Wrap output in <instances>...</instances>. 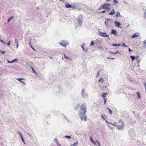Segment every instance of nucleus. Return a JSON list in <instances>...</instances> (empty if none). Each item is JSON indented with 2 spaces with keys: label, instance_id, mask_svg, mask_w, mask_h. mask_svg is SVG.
<instances>
[{
  "label": "nucleus",
  "instance_id": "obj_33",
  "mask_svg": "<svg viewBox=\"0 0 146 146\" xmlns=\"http://www.w3.org/2000/svg\"><path fill=\"white\" fill-rule=\"evenodd\" d=\"M94 41H91V44H90L91 45H94Z\"/></svg>",
  "mask_w": 146,
  "mask_h": 146
},
{
  "label": "nucleus",
  "instance_id": "obj_29",
  "mask_svg": "<svg viewBox=\"0 0 146 146\" xmlns=\"http://www.w3.org/2000/svg\"><path fill=\"white\" fill-rule=\"evenodd\" d=\"M106 12V11H102V12H99V13H104Z\"/></svg>",
  "mask_w": 146,
  "mask_h": 146
},
{
  "label": "nucleus",
  "instance_id": "obj_2",
  "mask_svg": "<svg viewBox=\"0 0 146 146\" xmlns=\"http://www.w3.org/2000/svg\"><path fill=\"white\" fill-rule=\"evenodd\" d=\"M112 125L116 127L119 130H121L123 129L124 122L122 119H120L117 122H115L114 124Z\"/></svg>",
  "mask_w": 146,
  "mask_h": 146
},
{
  "label": "nucleus",
  "instance_id": "obj_16",
  "mask_svg": "<svg viewBox=\"0 0 146 146\" xmlns=\"http://www.w3.org/2000/svg\"><path fill=\"white\" fill-rule=\"evenodd\" d=\"M108 95L107 93H104L102 95V96L104 99L106 98L105 97Z\"/></svg>",
  "mask_w": 146,
  "mask_h": 146
},
{
  "label": "nucleus",
  "instance_id": "obj_19",
  "mask_svg": "<svg viewBox=\"0 0 146 146\" xmlns=\"http://www.w3.org/2000/svg\"><path fill=\"white\" fill-rule=\"evenodd\" d=\"M130 57L132 61H133L135 58V56H130Z\"/></svg>",
  "mask_w": 146,
  "mask_h": 146
},
{
  "label": "nucleus",
  "instance_id": "obj_7",
  "mask_svg": "<svg viewBox=\"0 0 146 146\" xmlns=\"http://www.w3.org/2000/svg\"><path fill=\"white\" fill-rule=\"evenodd\" d=\"M17 80L21 82V83H23V84H26L25 82L21 81V80H24L25 79L23 78H17Z\"/></svg>",
  "mask_w": 146,
  "mask_h": 146
},
{
  "label": "nucleus",
  "instance_id": "obj_12",
  "mask_svg": "<svg viewBox=\"0 0 146 146\" xmlns=\"http://www.w3.org/2000/svg\"><path fill=\"white\" fill-rule=\"evenodd\" d=\"M115 16L116 17H121V15H120V13L119 11H117L116 12V14L115 15Z\"/></svg>",
  "mask_w": 146,
  "mask_h": 146
},
{
  "label": "nucleus",
  "instance_id": "obj_53",
  "mask_svg": "<svg viewBox=\"0 0 146 146\" xmlns=\"http://www.w3.org/2000/svg\"><path fill=\"white\" fill-rule=\"evenodd\" d=\"M107 58H108V59H110V58H110V57H107Z\"/></svg>",
  "mask_w": 146,
  "mask_h": 146
},
{
  "label": "nucleus",
  "instance_id": "obj_47",
  "mask_svg": "<svg viewBox=\"0 0 146 146\" xmlns=\"http://www.w3.org/2000/svg\"><path fill=\"white\" fill-rule=\"evenodd\" d=\"M14 61V60H12V61H11V62H9V61H8V62H10V63H12V62H13Z\"/></svg>",
  "mask_w": 146,
  "mask_h": 146
},
{
  "label": "nucleus",
  "instance_id": "obj_50",
  "mask_svg": "<svg viewBox=\"0 0 146 146\" xmlns=\"http://www.w3.org/2000/svg\"><path fill=\"white\" fill-rule=\"evenodd\" d=\"M111 0H106V1L107 2H108V1H110Z\"/></svg>",
  "mask_w": 146,
  "mask_h": 146
},
{
  "label": "nucleus",
  "instance_id": "obj_35",
  "mask_svg": "<svg viewBox=\"0 0 146 146\" xmlns=\"http://www.w3.org/2000/svg\"><path fill=\"white\" fill-rule=\"evenodd\" d=\"M104 99V104H105L106 103V100H107V98H105V99Z\"/></svg>",
  "mask_w": 146,
  "mask_h": 146
},
{
  "label": "nucleus",
  "instance_id": "obj_9",
  "mask_svg": "<svg viewBox=\"0 0 146 146\" xmlns=\"http://www.w3.org/2000/svg\"><path fill=\"white\" fill-rule=\"evenodd\" d=\"M115 23L116 26L118 27H119V26L121 25V24L119 22L115 21Z\"/></svg>",
  "mask_w": 146,
  "mask_h": 146
},
{
  "label": "nucleus",
  "instance_id": "obj_26",
  "mask_svg": "<svg viewBox=\"0 0 146 146\" xmlns=\"http://www.w3.org/2000/svg\"><path fill=\"white\" fill-rule=\"evenodd\" d=\"M78 142L77 141L76 143H75L74 144H73V145H71V146H75V145H76L77 144Z\"/></svg>",
  "mask_w": 146,
  "mask_h": 146
},
{
  "label": "nucleus",
  "instance_id": "obj_52",
  "mask_svg": "<svg viewBox=\"0 0 146 146\" xmlns=\"http://www.w3.org/2000/svg\"><path fill=\"white\" fill-rule=\"evenodd\" d=\"M96 142L97 143H99V142H98V141H96Z\"/></svg>",
  "mask_w": 146,
  "mask_h": 146
},
{
  "label": "nucleus",
  "instance_id": "obj_21",
  "mask_svg": "<svg viewBox=\"0 0 146 146\" xmlns=\"http://www.w3.org/2000/svg\"><path fill=\"white\" fill-rule=\"evenodd\" d=\"M31 68L33 72V73H34L35 74H37L35 70L33 68L32 66L31 67Z\"/></svg>",
  "mask_w": 146,
  "mask_h": 146
},
{
  "label": "nucleus",
  "instance_id": "obj_54",
  "mask_svg": "<svg viewBox=\"0 0 146 146\" xmlns=\"http://www.w3.org/2000/svg\"><path fill=\"white\" fill-rule=\"evenodd\" d=\"M111 58V59H114V58Z\"/></svg>",
  "mask_w": 146,
  "mask_h": 146
},
{
  "label": "nucleus",
  "instance_id": "obj_27",
  "mask_svg": "<svg viewBox=\"0 0 146 146\" xmlns=\"http://www.w3.org/2000/svg\"><path fill=\"white\" fill-rule=\"evenodd\" d=\"M65 137L67 138L68 139H70L71 138V136H66Z\"/></svg>",
  "mask_w": 146,
  "mask_h": 146
},
{
  "label": "nucleus",
  "instance_id": "obj_22",
  "mask_svg": "<svg viewBox=\"0 0 146 146\" xmlns=\"http://www.w3.org/2000/svg\"><path fill=\"white\" fill-rule=\"evenodd\" d=\"M13 18V16L11 17L8 18V22H9L10 20Z\"/></svg>",
  "mask_w": 146,
  "mask_h": 146
},
{
  "label": "nucleus",
  "instance_id": "obj_45",
  "mask_svg": "<svg viewBox=\"0 0 146 146\" xmlns=\"http://www.w3.org/2000/svg\"><path fill=\"white\" fill-rule=\"evenodd\" d=\"M21 139H22V140L23 141V142H25L24 140V139H23V138L22 137H21Z\"/></svg>",
  "mask_w": 146,
  "mask_h": 146
},
{
  "label": "nucleus",
  "instance_id": "obj_44",
  "mask_svg": "<svg viewBox=\"0 0 146 146\" xmlns=\"http://www.w3.org/2000/svg\"><path fill=\"white\" fill-rule=\"evenodd\" d=\"M128 50H129V52H131V51H132V50H131V49H130V48H129V49H128Z\"/></svg>",
  "mask_w": 146,
  "mask_h": 146
},
{
  "label": "nucleus",
  "instance_id": "obj_23",
  "mask_svg": "<svg viewBox=\"0 0 146 146\" xmlns=\"http://www.w3.org/2000/svg\"><path fill=\"white\" fill-rule=\"evenodd\" d=\"M119 51H117L116 52H110V53L111 54H117V53H119Z\"/></svg>",
  "mask_w": 146,
  "mask_h": 146
},
{
  "label": "nucleus",
  "instance_id": "obj_30",
  "mask_svg": "<svg viewBox=\"0 0 146 146\" xmlns=\"http://www.w3.org/2000/svg\"><path fill=\"white\" fill-rule=\"evenodd\" d=\"M56 144L58 145V146H61L60 144L59 143L58 141L56 142Z\"/></svg>",
  "mask_w": 146,
  "mask_h": 146
},
{
  "label": "nucleus",
  "instance_id": "obj_4",
  "mask_svg": "<svg viewBox=\"0 0 146 146\" xmlns=\"http://www.w3.org/2000/svg\"><path fill=\"white\" fill-rule=\"evenodd\" d=\"M83 17L82 16L80 15L79 16L77 19V20L78 22L79 25L81 26L82 22Z\"/></svg>",
  "mask_w": 146,
  "mask_h": 146
},
{
  "label": "nucleus",
  "instance_id": "obj_31",
  "mask_svg": "<svg viewBox=\"0 0 146 146\" xmlns=\"http://www.w3.org/2000/svg\"><path fill=\"white\" fill-rule=\"evenodd\" d=\"M137 95L139 97V98L140 97V96L139 93L138 92H137Z\"/></svg>",
  "mask_w": 146,
  "mask_h": 146
},
{
  "label": "nucleus",
  "instance_id": "obj_6",
  "mask_svg": "<svg viewBox=\"0 0 146 146\" xmlns=\"http://www.w3.org/2000/svg\"><path fill=\"white\" fill-rule=\"evenodd\" d=\"M59 44L61 46L64 47H66V46L68 44V43L66 42L63 41L61 42H59Z\"/></svg>",
  "mask_w": 146,
  "mask_h": 146
},
{
  "label": "nucleus",
  "instance_id": "obj_11",
  "mask_svg": "<svg viewBox=\"0 0 146 146\" xmlns=\"http://www.w3.org/2000/svg\"><path fill=\"white\" fill-rule=\"evenodd\" d=\"M111 33L116 36L117 34V32L115 30H111Z\"/></svg>",
  "mask_w": 146,
  "mask_h": 146
},
{
  "label": "nucleus",
  "instance_id": "obj_51",
  "mask_svg": "<svg viewBox=\"0 0 146 146\" xmlns=\"http://www.w3.org/2000/svg\"><path fill=\"white\" fill-rule=\"evenodd\" d=\"M54 141L56 143V142L57 141H58V140L57 139H56V140L55 141L54 140Z\"/></svg>",
  "mask_w": 146,
  "mask_h": 146
},
{
  "label": "nucleus",
  "instance_id": "obj_17",
  "mask_svg": "<svg viewBox=\"0 0 146 146\" xmlns=\"http://www.w3.org/2000/svg\"><path fill=\"white\" fill-rule=\"evenodd\" d=\"M143 46L144 48H146V39L143 41Z\"/></svg>",
  "mask_w": 146,
  "mask_h": 146
},
{
  "label": "nucleus",
  "instance_id": "obj_48",
  "mask_svg": "<svg viewBox=\"0 0 146 146\" xmlns=\"http://www.w3.org/2000/svg\"><path fill=\"white\" fill-rule=\"evenodd\" d=\"M98 145H99V146H100V143L99 142L98 143Z\"/></svg>",
  "mask_w": 146,
  "mask_h": 146
},
{
  "label": "nucleus",
  "instance_id": "obj_8",
  "mask_svg": "<svg viewBox=\"0 0 146 146\" xmlns=\"http://www.w3.org/2000/svg\"><path fill=\"white\" fill-rule=\"evenodd\" d=\"M139 35L138 33H135L131 36V38H134L137 37H139Z\"/></svg>",
  "mask_w": 146,
  "mask_h": 146
},
{
  "label": "nucleus",
  "instance_id": "obj_41",
  "mask_svg": "<svg viewBox=\"0 0 146 146\" xmlns=\"http://www.w3.org/2000/svg\"><path fill=\"white\" fill-rule=\"evenodd\" d=\"M19 134H20V135L21 137H22V135L21 133L20 132H19Z\"/></svg>",
  "mask_w": 146,
  "mask_h": 146
},
{
  "label": "nucleus",
  "instance_id": "obj_14",
  "mask_svg": "<svg viewBox=\"0 0 146 146\" xmlns=\"http://www.w3.org/2000/svg\"><path fill=\"white\" fill-rule=\"evenodd\" d=\"M110 22V20L108 19H106L105 22V25H108V23L109 22Z\"/></svg>",
  "mask_w": 146,
  "mask_h": 146
},
{
  "label": "nucleus",
  "instance_id": "obj_28",
  "mask_svg": "<svg viewBox=\"0 0 146 146\" xmlns=\"http://www.w3.org/2000/svg\"><path fill=\"white\" fill-rule=\"evenodd\" d=\"M145 18L146 19V9L145 10V13L144 15Z\"/></svg>",
  "mask_w": 146,
  "mask_h": 146
},
{
  "label": "nucleus",
  "instance_id": "obj_46",
  "mask_svg": "<svg viewBox=\"0 0 146 146\" xmlns=\"http://www.w3.org/2000/svg\"><path fill=\"white\" fill-rule=\"evenodd\" d=\"M31 47L32 48V49L34 50H35L34 48L32 46H31V45H30Z\"/></svg>",
  "mask_w": 146,
  "mask_h": 146
},
{
  "label": "nucleus",
  "instance_id": "obj_36",
  "mask_svg": "<svg viewBox=\"0 0 146 146\" xmlns=\"http://www.w3.org/2000/svg\"><path fill=\"white\" fill-rule=\"evenodd\" d=\"M81 47L84 50V46H83V44H82L81 45Z\"/></svg>",
  "mask_w": 146,
  "mask_h": 146
},
{
  "label": "nucleus",
  "instance_id": "obj_37",
  "mask_svg": "<svg viewBox=\"0 0 146 146\" xmlns=\"http://www.w3.org/2000/svg\"><path fill=\"white\" fill-rule=\"evenodd\" d=\"M101 117L104 119L105 120V119H104V117L103 115H101Z\"/></svg>",
  "mask_w": 146,
  "mask_h": 146
},
{
  "label": "nucleus",
  "instance_id": "obj_3",
  "mask_svg": "<svg viewBox=\"0 0 146 146\" xmlns=\"http://www.w3.org/2000/svg\"><path fill=\"white\" fill-rule=\"evenodd\" d=\"M110 4L108 3H106L104 4L103 5L100 6L98 8V10H100L102 9H109V7L110 6Z\"/></svg>",
  "mask_w": 146,
  "mask_h": 146
},
{
  "label": "nucleus",
  "instance_id": "obj_5",
  "mask_svg": "<svg viewBox=\"0 0 146 146\" xmlns=\"http://www.w3.org/2000/svg\"><path fill=\"white\" fill-rule=\"evenodd\" d=\"M99 34L101 36H102L106 37H109V35H108L107 34L105 33L100 32L99 33Z\"/></svg>",
  "mask_w": 146,
  "mask_h": 146
},
{
  "label": "nucleus",
  "instance_id": "obj_25",
  "mask_svg": "<svg viewBox=\"0 0 146 146\" xmlns=\"http://www.w3.org/2000/svg\"><path fill=\"white\" fill-rule=\"evenodd\" d=\"M112 45L113 46H119L120 45L119 44H112Z\"/></svg>",
  "mask_w": 146,
  "mask_h": 146
},
{
  "label": "nucleus",
  "instance_id": "obj_15",
  "mask_svg": "<svg viewBox=\"0 0 146 146\" xmlns=\"http://www.w3.org/2000/svg\"><path fill=\"white\" fill-rule=\"evenodd\" d=\"M107 109H108L109 111V113L111 114L112 115V112L111 111V110L108 107L107 108Z\"/></svg>",
  "mask_w": 146,
  "mask_h": 146
},
{
  "label": "nucleus",
  "instance_id": "obj_32",
  "mask_svg": "<svg viewBox=\"0 0 146 146\" xmlns=\"http://www.w3.org/2000/svg\"><path fill=\"white\" fill-rule=\"evenodd\" d=\"M122 45L125 47H127V46H126L124 43H123Z\"/></svg>",
  "mask_w": 146,
  "mask_h": 146
},
{
  "label": "nucleus",
  "instance_id": "obj_24",
  "mask_svg": "<svg viewBox=\"0 0 146 146\" xmlns=\"http://www.w3.org/2000/svg\"><path fill=\"white\" fill-rule=\"evenodd\" d=\"M91 141L93 144H94V145H96V142L94 141V140H93V139H92V140Z\"/></svg>",
  "mask_w": 146,
  "mask_h": 146
},
{
  "label": "nucleus",
  "instance_id": "obj_43",
  "mask_svg": "<svg viewBox=\"0 0 146 146\" xmlns=\"http://www.w3.org/2000/svg\"><path fill=\"white\" fill-rule=\"evenodd\" d=\"M90 141H91L93 139H92V137H90Z\"/></svg>",
  "mask_w": 146,
  "mask_h": 146
},
{
  "label": "nucleus",
  "instance_id": "obj_49",
  "mask_svg": "<svg viewBox=\"0 0 146 146\" xmlns=\"http://www.w3.org/2000/svg\"><path fill=\"white\" fill-rule=\"evenodd\" d=\"M145 90H146V84H145Z\"/></svg>",
  "mask_w": 146,
  "mask_h": 146
},
{
  "label": "nucleus",
  "instance_id": "obj_39",
  "mask_svg": "<svg viewBox=\"0 0 146 146\" xmlns=\"http://www.w3.org/2000/svg\"><path fill=\"white\" fill-rule=\"evenodd\" d=\"M10 41H9L7 43V44L8 45H10Z\"/></svg>",
  "mask_w": 146,
  "mask_h": 146
},
{
  "label": "nucleus",
  "instance_id": "obj_40",
  "mask_svg": "<svg viewBox=\"0 0 146 146\" xmlns=\"http://www.w3.org/2000/svg\"><path fill=\"white\" fill-rule=\"evenodd\" d=\"M1 52L3 54L5 53L6 52L5 51H1Z\"/></svg>",
  "mask_w": 146,
  "mask_h": 146
},
{
  "label": "nucleus",
  "instance_id": "obj_13",
  "mask_svg": "<svg viewBox=\"0 0 146 146\" xmlns=\"http://www.w3.org/2000/svg\"><path fill=\"white\" fill-rule=\"evenodd\" d=\"M65 7L67 8H72L71 5L69 4H66L65 5Z\"/></svg>",
  "mask_w": 146,
  "mask_h": 146
},
{
  "label": "nucleus",
  "instance_id": "obj_10",
  "mask_svg": "<svg viewBox=\"0 0 146 146\" xmlns=\"http://www.w3.org/2000/svg\"><path fill=\"white\" fill-rule=\"evenodd\" d=\"M115 13V11L114 9H113L112 10L111 12L109 13V14L110 15H112L114 14Z\"/></svg>",
  "mask_w": 146,
  "mask_h": 146
},
{
  "label": "nucleus",
  "instance_id": "obj_42",
  "mask_svg": "<svg viewBox=\"0 0 146 146\" xmlns=\"http://www.w3.org/2000/svg\"><path fill=\"white\" fill-rule=\"evenodd\" d=\"M84 90L83 89V90H82V94H83V93L84 92Z\"/></svg>",
  "mask_w": 146,
  "mask_h": 146
},
{
  "label": "nucleus",
  "instance_id": "obj_1",
  "mask_svg": "<svg viewBox=\"0 0 146 146\" xmlns=\"http://www.w3.org/2000/svg\"><path fill=\"white\" fill-rule=\"evenodd\" d=\"M80 109L83 111V112L79 111L78 112V114L80 115V118L81 121L83 119L85 121H86L87 117L86 114H85L87 112L86 108V104H81L80 106Z\"/></svg>",
  "mask_w": 146,
  "mask_h": 146
},
{
  "label": "nucleus",
  "instance_id": "obj_38",
  "mask_svg": "<svg viewBox=\"0 0 146 146\" xmlns=\"http://www.w3.org/2000/svg\"><path fill=\"white\" fill-rule=\"evenodd\" d=\"M114 3H118V2L115 0H114Z\"/></svg>",
  "mask_w": 146,
  "mask_h": 146
},
{
  "label": "nucleus",
  "instance_id": "obj_20",
  "mask_svg": "<svg viewBox=\"0 0 146 146\" xmlns=\"http://www.w3.org/2000/svg\"><path fill=\"white\" fill-rule=\"evenodd\" d=\"M64 58L66 59H68L70 60V59L68 57L66 56L65 54H64Z\"/></svg>",
  "mask_w": 146,
  "mask_h": 146
},
{
  "label": "nucleus",
  "instance_id": "obj_18",
  "mask_svg": "<svg viewBox=\"0 0 146 146\" xmlns=\"http://www.w3.org/2000/svg\"><path fill=\"white\" fill-rule=\"evenodd\" d=\"M104 81L103 79L102 78H101L99 80V82H100L101 83H102Z\"/></svg>",
  "mask_w": 146,
  "mask_h": 146
},
{
  "label": "nucleus",
  "instance_id": "obj_34",
  "mask_svg": "<svg viewBox=\"0 0 146 146\" xmlns=\"http://www.w3.org/2000/svg\"><path fill=\"white\" fill-rule=\"evenodd\" d=\"M16 43H17V48L18 47V42L17 41H16Z\"/></svg>",
  "mask_w": 146,
  "mask_h": 146
}]
</instances>
